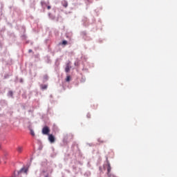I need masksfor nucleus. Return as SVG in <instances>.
Instances as JSON below:
<instances>
[{"instance_id":"nucleus-1","label":"nucleus","mask_w":177,"mask_h":177,"mask_svg":"<svg viewBox=\"0 0 177 177\" xmlns=\"http://www.w3.org/2000/svg\"><path fill=\"white\" fill-rule=\"evenodd\" d=\"M50 132V129H49V127L45 126L42 129V133L43 135H49V133Z\"/></svg>"},{"instance_id":"nucleus-2","label":"nucleus","mask_w":177,"mask_h":177,"mask_svg":"<svg viewBox=\"0 0 177 177\" xmlns=\"http://www.w3.org/2000/svg\"><path fill=\"white\" fill-rule=\"evenodd\" d=\"M107 172L109 177H115L114 175L110 176V172H111V166L110 165V163H108Z\"/></svg>"},{"instance_id":"nucleus-3","label":"nucleus","mask_w":177,"mask_h":177,"mask_svg":"<svg viewBox=\"0 0 177 177\" xmlns=\"http://www.w3.org/2000/svg\"><path fill=\"white\" fill-rule=\"evenodd\" d=\"M48 140L50 143H55V136L52 134L48 135Z\"/></svg>"},{"instance_id":"nucleus-4","label":"nucleus","mask_w":177,"mask_h":177,"mask_svg":"<svg viewBox=\"0 0 177 177\" xmlns=\"http://www.w3.org/2000/svg\"><path fill=\"white\" fill-rule=\"evenodd\" d=\"M62 5L64 6V8H67V6H68V2H67L66 0H63L62 1Z\"/></svg>"},{"instance_id":"nucleus-5","label":"nucleus","mask_w":177,"mask_h":177,"mask_svg":"<svg viewBox=\"0 0 177 177\" xmlns=\"http://www.w3.org/2000/svg\"><path fill=\"white\" fill-rule=\"evenodd\" d=\"M70 68H71V67H70V64H67L65 68L66 73H69Z\"/></svg>"},{"instance_id":"nucleus-6","label":"nucleus","mask_w":177,"mask_h":177,"mask_svg":"<svg viewBox=\"0 0 177 177\" xmlns=\"http://www.w3.org/2000/svg\"><path fill=\"white\" fill-rule=\"evenodd\" d=\"M19 172H24V174H26L27 175V172H28V168H22L21 169Z\"/></svg>"},{"instance_id":"nucleus-7","label":"nucleus","mask_w":177,"mask_h":177,"mask_svg":"<svg viewBox=\"0 0 177 177\" xmlns=\"http://www.w3.org/2000/svg\"><path fill=\"white\" fill-rule=\"evenodd\" d=\"M41 89H47L48 88V85L47 84H41Z\"/></svg>"},{"instance_id":"nucleus-8","label":"nucleus","mask_w":177,"mask_h":177,"mask_svg":"<svg viewBox=\"0 0 177 177\" xmlns=\"http://www.w3.org/2000/svg\"><path fill=\"white\" fill-rule=\"evenodd\" d=\"M17 150L18 153H21V151H23V147H18Z\"/></svg>"},{"instance_id":"nucleus-9","label":"nucleus","mask_w":177,"mask_h":177,"mask_svg":"<svg viewBox=\"0 0 177 177\" xmlns=\"http://www.w3.org/2000/svg\"><path fill=\"white\" fill-rule=\"evenodd\" d=\"M48 78H49V77L48 76V75H45L44 76V81H48Z\"/></svg>"},{"instance_id":"nucleus-10","label":"nucleus","mask_w":177,"mask_h":177,"mask_svg":"<svg viewBox=\"0 0 177 177\" xmlns=\"http://www.w3.org/2000/svg\"><path fill=\"white\" fill-rule=\"evenodd\" d=\"M71 80V77L70 76H67L66 81V82H70Z\"/></svg>"},{"instance_id":"nucleus-11","label":"nucleus","mask_w":177,"mask_h":177,"mask_svg":"<svg viewBox=\"0 0 177 177\" xmlns=\"http://www.w3.org/2000/svg\"><path fill=\"white\" fill-rule=\"evenodd\" d=\"M30 134L32 135V136H35V133H34L32 130H30Z\"/></svg>"},{"instance_id":"nucleus-12","label":"nucleus","mask_w":177,"mask_h":177,"mask_svg":"<svg viewBox=\"0 0 177 177\" xmlns=\"http://www.w3.org/2000/svg\"><path fill=\"white\" fill-rule=\"evenodd\" d=\"M62 45H67V41L64 40V41H62Z\"/></svg>"},{"instance_id":"nucleus-13","label":"nucleus","mask_w":177,"mask_h":177,"mask_svg":"<svg viewBox=\"0 0 177 177\" xmlns=\"http://www.w3.org/2000/svg\"><path fill=\"white\" fill-rule=\"evenodd\" d=\"M51 8H52V7H50V6H47V9H48V10H50V9H51Z\"/></svg>"},{"instance_id":"nucleus-14","label":"nucleus","mask_w":177,"mask_h":177,"mask_svg":"<svg viewBox=\"0 0 177 177\" xmlns=\"http://www.w3.org/2000/svg\"><path fill=\"white\" fill-rule=\"evenodd\" d=\"M44 177H50V175H49V174H47L44 176Z\"/></svg>"},{"instance_id":"nucleus-15","label":"nucleus","mask_w":177,"mask_h":177,"mask_svg":"<svg viewBox=\"0 0 177 177\" xmlns=\"http://www.w3.org/2000/svg\"><path fill=\"white\" fill-rule=\"evenodd\" d=\"M9 93H10V96H13V92L10 91Z\"/></svg>"},{"instance_id":"nucleus-16","label":"nucleus","mask_w":177,"mask_h":177,"mask_svg":"<svg viewBox=\"0 0 177 177\" xmlns=\"http://www.w3.org/2000/svg\"><path fill=\"white\" fill-rule=\"evenodd\" d=\"M31 52H32V50H28V53H31Z\"/></svg>"}]
</instances>
